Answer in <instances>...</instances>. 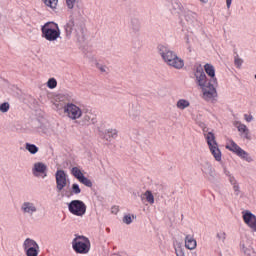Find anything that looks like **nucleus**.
I'll return each mask as SVG.
<instances>
[{
	"label": "nucleus",
	"instance_id": "f257e3e1",
	"mask_svg": "<svg viewBox=\"0 0 256 256\" xmlns=\"http://www.w3.org/2000/svg\"><path fill=\"white\" fill-rule=\"evenodd\" d=\"M196 85L200 87L202 91V97L205 101H211L217 97V89H215V84L213 81L207 79V75L203 68L198 67L195 72Z\"/></svg>",
	"mask_w": 256,
	"mask_h": 256
},
{
	"label": "nucleus",
	"instance_id": "f03ea898",
	"mask_svg": "<svg viewBox=\"0 0 256 256\" xmlns=\"http://www.w3.org/2000/svg\"><path fill=\"white\" fill-rule=\"evenodd\" d=\"M159 55H161L163 61L168 65V67H172L173 69H183L185 67V61L177 56V53L169 50L165 46H159Z\"/></svg>",
	"mask_w": 256,
	"mask_h": 256
},
{
	"label": "nucleus",
	"instance_id": "7ed1b4c3",
	"mask_svg": "<svg viewBox=\"0 0 256 256\" xmlns=\"http://www.w3.org/2000/svg\"><path fill=\"white\" fill-rule=\"evenodd\" d=\"M42 37L46 39V41H57L61 37V30L59 29V25L54 22H47L41 28Z\"/></svg>",
	"mask_w": 256,
	"mask_h": 256
},
{
	"label": "nucleus",
	"instance_id": "20e7f679",
	"mask_svg": "<svg viewBox=\"0 0 256 256\" xmlns=\"http://www.w3.org/2000/svg\"><path fill=\"white\" fill-rule=\"evenodd\" d=\"M56 107L58 109H64L65 115L68 119H71V121H77V119H81V117H83V110L71 102L66 103L64 106L56 104Z\"/></svg>",
	"mask_w": 256,
	"mask_h": 256
},
{
	"label": "nucleus",
	"instance_id": "39448f33",
	"mask_svg": "<svg viewBox=\"0 0 256 256\" xmlns=\"http://www.w3.org/2000/svg\"><path fill=\"white\" fill-rule=\"evenodd\" d=\"M72 247L76 253H89V249H91V242L89 238L85 236H76V239L72 242Z\"/></svg>",
	"mask_w": 256,
	"mask_h": 256
},
{
	"label": "nucleus",
	"instance_id": "423d86ee",
	"mask_svg": "<svg viewBox=\"0 0 256 256\" xmlns=\"http://www.w3.org/2000/svg\"><path fill=\"white\" fill-rule=\"evenodd\" d=\"M186 23H184V29L188 33H197L201 27V23L197 20V14L189 12L185 16Z\"/></svg>",
	"mask_w": 256,
	"mask_h": 256
},
{
	"label": "nucleus",
	"instance_id": "0eeeda50",
	"mask_svg": "<svg viewBox=\"0 0 256 256\" xmlns=\"http://www.w3.org/2000/svg\"><path fill=\"white\" fill-rule=\"evenodd\" d=\"M68 209L70 213L76 217H83V215L87 213V205H85V202L81 200H72L68 204Z\"/></svg>",
	"mask_w": 256,
	"mask_h": 256
},
{
	"label": "nucleus",
	"instance_id": "6e6552de",
	"mask_svg": "<svg viewBox=\"0 0 256 256\" xmlns=\"http://www.w3.org/2000/svg\"><path fill=\"white\" fill-rule=\"evenodd\" d=\"M206 141L215 161H221V150H219V146L217 145V141L215 140V134L209 132L206 135Z\"/></svg>",
	"mask_w": 256,
	"mask_h": 256
},
{
	"label": "nucleus",
	"instance_id": "1a4fd4ad",
	"mask_svg": "<svg viewBox=\"0 0 256 256\" xmlns=\"http://www.w3.org/2000/svg\"><path fill=\"white\" fill-rule=\"evenodd\" d=\"M226 149H229V151L236 153L238 157H241V159H244V161H247V163L253 162V158L249 155V153L239 147V145H237V143H235L234 141H230V144L226 145Z\"/></svg>",
	"mask_w": 256,
	"mask_h": 256
},
{
	"label": "nucleus",
	"instance_id": "9d476101",
	"mask_svg": "<svg viewBox=\"0 0 256 256\" xmlns=\"http://www.w3.org/2000/svg\"><path fill=\"white\" fill-rule=\"evenodd\" d=\"M23 249L27 256L39 255V244L31 238H27L23 243Z\"/></svg>",
	"mask_w": 256,
	"mask_h": 256
},
{
	"label": "nucleus",
	"instance_id": "9b49d317",
	"mask_svg": "<svg viewBox=\"0 0 256 256\" xmlns=\"http://www.w3.org/2000/svg\"><path fill=\"white\" fill-rule=\"evenodd\" d=\"M56 179V189L58 193H61V190L67 187L69 180L67 179V173L64 170H57L55 174Z\"/></svg>",
	"mask_w": 256,
	"mask_h": 256
},
{
	"label": "nucleus",
	"instance_id": "f8f14e48",
	"mask_svg": "<svg viewBox=\"0 0 256 256\" xmlns=\"http://www.w3.org/2000/svg\"><path fill=\"white\" fill-rule=\"evenodd\" d=\"M21 211L24 215H29L32 217V215H35L37 213V206L33 202H23L21 205Z\"/></svg>",
	"mask_w": 256,
	"mask_h": 256
},
{
	"label": "nucleus",
	"instance_id": "ddd939ff",
	"mask_svg": "<svg viewBox=\"0 0 256 256\" xmlns=\"http://www.w3.org/2000/svg\"><path fill=\"white\" fill-rule=\"evenodd\" d=\"M81 120L78 122L79 125L85 126V125H91V123H95V114L89 110L83 111V114L81 116Z\"/></svg>",
	"mask_w": 256,
	"mask_h": 256
},
{
	"label": "nucleus",
	"instance_id": "4468645a",
	"mask_svg": "<svg viewBox=\"0 0 256 256\" xmlns=\"http://www.w3.org/2000/svg\"><path fill=\"white\" fill-rule=\"evenodd\" d=\"M243 220L252 231H256V216L250 211L243 212Z\"/></svg>",
	"mask_w": 256,
	"mask_h": 256
},
{
	"label": "nucleus",
	"instance_id": "2eb2a0df",
	"mask_svg": "<svg viewBox=\"0 0 256 256\" xmlns=\"http://www.w3.org/2000/svg\"><path fill=\"white\" fill-rule=\"evenodd\" d=\"M129 29L133 35L141 33V20L138 17H132L129 22Z\"/></svg>",
	"mask_w": 256,
	"mask_h": 256
},
{
	"label": "nucleus",
	"instance_id": "dca6fc26",
	"mask_svg": "<svg viewBox=\"0 0 256 256\" xmlns=\"http://www.w3.org/2000/svg\"><path fill=\"white\" fill-rule=\"evenodd\" d=\"M204 69L209 77H211V81L214 85H217V78L215 77V67L211 64H206Z\"/></svg>",
	"mask_w": 256,
	"mask_h": 256
},
{
	"label": "nucleus",
	"instance_id": "f3484780",
	"mask_svg": "<svg viewBox=\"0 0 256 256\" xmlns=\"http://www.w3.org/2000/svg\"><path fill=\"white\" fill-rule=\"evenodd\" d=\"M34 175L37 173H44V177H47V165L43 164L42 162H38L34 164Z\"/></svg>",
	"mask_w": 256,
	"mask_h": 256
},
{
	"label": "nucleus",
	"instance_id": "a211bd4d",
	"mask_svg": "<svg viewBox=\"0 0 256 256\" xmlns=\"http://www.w3.org/2000/svg\"><path fill=\"white\" fill-rule=\"evenodd\" d=\"M176 107L179 109V111H185V109H189V107H191V102L182 98L176 102Z\"/></svg>",
	"mask_w": 256,
	"mask_h": 256
},
{
	"label": "nucleus",
	"instance_id": "6ab92c4d",
	"mask_svg": "<svg viewBox=\"0 0 256 256\" xmlns=\"http://www.w3.org/2000/svg\"><path fill=\"white\" fill-rule=\"evenodd\" d=\"M185 247L186 249H190V251L197 247V241L195 240V238H193V236H190V235L186 236Z\"/></svg>",
	"mask_w": 256,
	"mask_h": 256
},
{
	"label": "nucleus",
	"instance_id": "aec40b11",
	"mask_svg": "<svg viewBox=\"0 0 256 256\" xmlns=\"http://www.w3.org/2000/svg\"><path fill=\"white\" fill-rule=\"evenodd\" d=\"M117 135V129H108L106 131L105 138L107 139V141H109V139H117Z\"/></svg>",
	"mask_w": 256,
	"mask_h": 256
},
{
	"label": "nucleus",
	"instance_id": "412c9836",
	"mask_svg": "<svg viewBox=\"0 0 256 256\" xmlns=\"http://www.w3.org/2000/svg\"><path fill=\"white\" fill-rule=\"evenodd\" d=\"M73 27H75V22H73V21H69L64 26L66 37H70V35L73 33Z\"/></svg>",
	"mask_w": 256,
	"mask_h": 256
},
{
	"label": "nucleus",
	"instance_id": "4be33fe9",
	"mask_svg": "<svg viewBox=\"0 0 256 256\" xmlns=\"http://www.w3.org/2000/svg\"><path fill=\"white\" fill-rule=\"evenodd\" d=\"M72 175L76 179H78V181H80L81 179H83L85 177V175H83V172H81V169H79L78 167L72 168Z\"/></svg>",
	"mask_w": 256,
	"mask_h": 256
},
{
	"label": "nucleus",
	"instance_id": "5701e85b",
	"mask_svg": "<svg viewBox=\"0 0 256 256\" xmlns=\"http://www.w3.org/2000/svg\"><path fill=\"white\" fill-rule=\"evenodd\" d=\"M43 3L46 5V7H49L50 9H57L59 0H43Z\"/></svg>",
	"mask_w": 256,
	"mask_h": 256
},
{
	"label": "nucleus",
	"instance_id": "b1692460",
	"mask_svg": "<svg viewBox=\"0 0 256 256\" xmlns=\"http://www.w3.org/2000/svg\"><path fill=\"white\" fill-rule=\"evenodd\" d=\"M25 149L26 151H29V153H31L32 155H35V153L39 152V148L36 147L35 144L26 143Z\"/></svg>",
	"mask_w": 256,
	"mask_h": 256
},
{
	"label": "nucleus",
	"instance_id": "393cba45",
	"mask_svg": "<svg viewBox=\"0 0 256 256\" xmlns=\"http://www.w3.org/2000/svg\"><path fill=\"white\" fill-rule=\"evenodd\" d=\"M204 172L207 174V175H210V177H215V168H213V166H211V164L207 163L206 164V167L204 168Z\"/></svg>",
	"mask_w": 256,
	"mask_h": 256
},
{
	"label": "nucleus",
	"instance_id": "a878e982",
	"mask_svg": "<svg viewBox=\"0 0 256 256\" xmlns=\"http://www.w3.org/2000/svg\"><path fill=\"white\" fill-rule=\"evenodd\" d=\"M144 196L146 197V201H148L150 205H153V203H155V196H153V193L151 191L147 190L144 193Z\"/></svg>",
	"mask_w": 256,
	"mask_h": 256
},
{
	"label": "nucleus",
	"instance_id": "bb28decb",
	"mask_svg": "<svg viewBox=\"0 0 256 256\" xmlns=\"http://www.w3.org/2000/svg\"><path fill=\"white\" fill-rule=\"evenodd\" d=\"M235 127H237V129H238L239 133H241V135L249 129V128H247V126L245 124H242L241 122H236Z\"/></svg>",
	"mask_w": 256,
	"mask_h": 256
},
{
	"label": "nucleus",
	"instance_id": "cd10ccee",
	"mask_svg": "<svg viewBox=\"0 0 256 256\" xmlns=\"http://www.w3.org/2000/svg\"><path fill=\"white\" fill-rule=\"evenodd\" d=\"M79 182L82 183V185H85L86 187H93V182H91V180L85 176L81 178Z\"/></svg>",
	"mask_w": 256,
	"mask_h": 256
},
{
	"label": "nucleus",
	"instance_id": "c85d7f7f",
	"mask_svg": "<svg viewBox=\"0 0 256 256\" xmlns=\"http://www.w3.org/2000/svg\"><path fill=\"white\" fill-rule=\"evenodd\" d=\"M84 33H85V30H83V27H79L76 30V37H77L78 41H81V39H83Z\"/></svg>",
	"mask_w": 256,
	"mask_h": 256
},
{
	"label": "nucleus",
	"instance_id": "c756f323",
	"mask_svg": "<svg viewBox=\"0 0 256 256\" xmlns=\"http://www.w3.org/2000/svg\"><path fill=\"white\" fill-rule=\"evenodd\" d=\"M96 67H97V69H99V71L101 73H108L109 72V68L107 66H105L104 64L96 63Z\"/></svg>",
	"mask_w": 256,
	"mask_h": 256
},
{
	"label": "nucleus",
	"instance_id": "7c9ffc66",
	"mask_svg": "<svg viewBox=\"0 0 256 256\" xmlns=\"http://www.w3.org/2000/svg\"><path fill=\"white\" fill-rule=\"evenodd\" d=\"M47 87H49V89H55V87H57V80L50 78L47 82Z\"/></svg>",
	"mask_w": 256,
	"mask_h": 256
},
{
	"label": "nucleus",
	"instance_id": "2f4dec72",
	"mask_svg": "<svg viewBox=\"0 0 256 256\" xmlns=\"http://www.w3.org/2000/svg\"><path fill=\"white\" fill-rule=\"evenodd\" d=\"M76 5H77V0H66V7L68 9H75Z\"/></svg>",
	"mask_w": 256,
	"mask_h": 256
},
{
	"label": "nucleus",
	"instance_id": "473e14b6",
	"mask_svg": "<svg viewBox=\"0 0 256 256\" xmlns=\"http://www.w3.org/2000/svg\"><path fill=\"white\" fill-rule=\"evenodd\" d=\"M79 193H81V188H79V184H73L71 194L79 195Z\"/></svg>",
	"mask_w": 256,
	"mask_h": 256
},
{
	"label": "nucleus",
	"instance_id": "72a5a7b5",
	"mask_svg": "<svg viewBox=\"0 0 256 256\" xmlns=\"http://www.w3.org/2000/svg\"><path fill=\"white\" fill-rule=\"evenodd\" d=\"M9 103L8 102H4L0 105V112L1 113H7V111H9Z\"/></svg>",
	"mask_w": 256,
	"mask_h": 256
},
{
	"label": "nucleus",
	"instance_id": "f704fd0d",
	"mask_svg": "<svg viewBox=\"0 0 256 256\" xmlns=\"http://www.w3.org/2000/svg\"><path fill=\"white\" fill-rule=\"evenodd\" d=\"M123 223H126V225H131V223H133V219H131L130 215H126L123 218Z\"/></svg>",
	"mask_w": 256,
	"mask_h": 256
},
{
	"label": "nucleus",
	"instance_id": "c9c22d12",
	"mask_svg": "<svg viewBox=\"0 0 256 256\" xmlns=\"http://www.w3.org/2000/svg\"><path fill=\"white\" fill-rule=\"evenodd\" d=\"M233 191H234V195L239 196V193H241V190L239 188V184H234L233 185Z\"/></svg>",
	"mask_w": 256,
	"mask_h": 256
},
{
	"label": "nucleus",
	"instance_id": "e433bc0d",
	"mask_svg": "<svg viewBox=\"0 0 256 256\" xmlns=\"http://www.w3.org/2000/svg\"><path fill=\"white\" fill-rule=\"evenodd\" d=\"M241 136L244 137V139L251 140V135H250V132H249V128L245 132H242Z\"/></svg>",
	"mask_w": 256,
	"mask_h": 256
},
{
	"label": "nucleus",
	"instance_id": "4c0bfd02",
	"mask_svg": "<svg viewBox=\"0 0 256 256\" xmlns=\"http://www.w3.org/2000/svg\"><path fill=\"white\" fill-rule=\"evenodd\" d=\"M242 251L245 255L251 256V250L247 247H245V244L242 245Z\"/></svg>",
	"mask_w": 256,
	"mask_h": 256
},
{
	"label": "nucleus",
	"instance_id": "58836bf2",
	"mask_svg": "<svg viewBox=\"0 0 256 256\" xmlns=\"http://www.w3.org/2000/svg\"><path fill=\"white\" fill-rule=\"evenodd\" d=\"M234 63L236 67H241V65H243V60H241L240 58H235Z\"/></svg>",
	"mask_w": 256,
	"mask_h": 256
},
{
	"label": "nucleus",
	"instance_id": "ea45409f",
	"mask_svg": "<svg viewBox=\"0 0 256 256\" xmlns=\"http://www.w3.org/2000/svg\"><path fill=\"white\" fill-rule=\"evenodd\" d=\"M244 119L247 121V123H251V121H253V115L245 114Z\"/></svg>",
	"mask_w": 256,
	"mask_h": 256
},
{
	"label": "nucleus",
	"instance_id": "a19ab883",
	"mask_svg": "<svg viewBox=\"0 0 256 256\" xmlns=\"http://www.w3.org/2000/svg\"><path fill=\"white\" fill-rule=\"evenodd\" d=\"M175 251L177 256H185V252H183V249L176 248Z\"/></svg>",
	"mask_w": 256,
	"mask_h": 256
},
{
	"label": "nucleus",
	"instance_id": "79ce46f5",
	"mask_svg": "<svg viewBox=\"0 0 256 256\" xmlns=\"http://www.w3.org/2000/svg\"><path fill=\"white\" fill-rule=\"evenodd\" d=\"M218 239H220V241H224L226 234L225 232H220L217 234Z\"/></svg>",
	"mask_w": 256,
	"mask_h": 256
},
{
	"label": "nucleus",
	"instance_id": "37998d69",
	"mask_svg": "<svg viewBox=\"0 0 256 256\" xmlns=\"http://www.w3.org/2000/svg\"><path fill=\"white\" fill-rule=\"evenodd\" d=\"M229 181H230L231 185H237V180H235V177L230 176Z\"/></svg>",
	"mask_w": 256,
	"mask_h": 256
},
{
	"label": "nucleus",
	"instance_id": "c03bdc74",
	"mask_svg": "<svg viewBox=\"0 0 256 256\" xmlns=\"http://www.w3.org/2000/svg\"><path fill=\"white\" fill-rule=\"evenodd\" d=\"M232 0H226L227 8L229 9L231 7Z\"/></svg>",
	"mask_w": 256,
	"mask_h": 256
},
{
	"label": "nucleus",
	"instance_id": "a18cd8bd",
	"mask_svg": "<svg viewBox=\"0 0 256 256\" xmlns=\"http://www.w3.org/2000/svg\"><path fill=\"white\" fill-rule=\"evenodd\" d=\"M117 211H119V208L117 207L112 208V213H117Z\"/></svg>",
	"mask_w": 256,
	"mask_h": 256
},
{
	"label": "nucleus",
	"instance_id": "49530a36",
	"mask_svg": "<svg viewBox=\"0 0 256 256\" xmlns=\"http://www.w3.org/2000/svg\"><path fill=\"white\" fill-rule=\"evenodd\" d=\"M225 175H227L228 177H231V173L227 170L224 171Z\"/></svg>",
	"mask_w": 256,
	"mask_h": 256
},
{
	"label": "nucleus",
	"instance_id": "de8ad7c7",
	"mask_svg": "<svg viewBox=\"0 0 256 256\" xmlns=\"http://www.w3.org/2000/svg\"><path fill=\"white\" fill-rule=\"evenodd\" d=\"M201 1V3H207V1H209V0H200Z\"/></svg>",
	"mask_w": 256,
	"mask_h": 256
},
{
	"label": "nucleus",
	"instance_id": "09e8293b",
	"mask_svg": "<svg viewBox=\"0 0 256 256\" xmlns=\"http://www.w3.org/2000/svg\"><path fill=\"white\" fill-rule=\"evenodd\" d=\"M186 43L189 44V39L188 38L186 39Z\"/></svg>",
	"mask_w": 256,
	"mask_h": 256
},
{
	"label": "nucleus",
	"instance_id": "8fccbe9b",
	"mask_svg": "<svg viewBox=\"0 0 256 256\" xmlns=\"http://www.w3.org/2000/svg\"><path fill=\"white\" fill-rule=\"evenodd\" d=\"M189 51L191 52V46L188 47Z\"/></svg>",
	"mask_w": 256,
	"mask_h": 256
},
{
	"label": "nucleus",
	"instance_id": "3c124183",
	"mask_svg": "<svg viewBox=\"0 0 256 256\" xmlns=\"http://www.w3.org/2000/svg\"><path fill=\"white\" fill-rule=\"evenodd\" d=\"M255 79H256V74H255Z\"/></svg>",
	"mask_w": 256,
	"mask_h": 256
}]
</instances>
